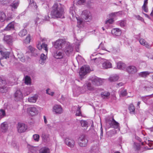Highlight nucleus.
I'll list each match as a JSON object with an SVG mask.
<instances>
[{
	"instance_id": "2",
	"label": "nucleus",
	"mask_w": 153,
	"mask_h": 153,
	"mask_svg": "<svg viewBox=\"0 0 153 153\" xmlns=\"http://www.w3.org/2000/svg\"><path fill=\"white\" fill-rule=\"evenodd\" d=\"M78 143L81 147H85L87 146L88 140L86 137L83 135H81L78 139Z\"/></svg>"
},
{
	"instance_id": "27",
	"label": "nucleus",
	"mask_w": 153,
	"mask_h": 153,
	"mask_svg": "<svg viewBox=\"0 0 153 153\" xmlns=\"http://www.w3.org/2000/svg\"><path fill=\"white\" fill-rule=\"evenodd\" d=\"M8 128V124L6 122H4L1 123V128L3 132H6Z\"/></svg>"
},
{
	"instance_id": "21",
	"label": "nucleus",
	"mask_w": 153,
	"mask_h": 153,
	"mask_svg": "<svg viewBox=\"0 0 153 153\" xmlns=\"http://www.w3.org/2000/svg\"><path fill=\"white\" fill-rule=\"evenodd\" d=\"M14 23L12 22L9 23L4 29V30L6 31H9L14 30Z\"/></svg>"
},
{
	"instance_id": "23",
	"label": "nucleus",
	"mask_w": 153,
	"mask_h": 153,
	"mask_svg": "<svg viewBox=\"0 0 153 153\" xmlns=\"http://www.w3.org/2000/svg\"><path fill=\"white\" fill-rule=\"evenodd\" d=\"M81 88L78 86H76L75 88L73 90L74 95L75 96H77L81 94L80 91Z\"/></svg>"
},
{
	"instance_id": "3",
	"label": "nucleus",
	"mask_w": 153,
	"mask_h": 153,
	"mask_svg": "<svg viewBox=\"0 0 153 153\" xmlns=\"http://www.w3.org/2000/svg\"><path fill=\"white\" fill-rule=\"evenodd\" d=\"M41 108L39 107L31 106L27 108V111L30 115L31 116H33L37 114L39 111H41Z\"/></svg>"
},
{
	"instance_id": "13",
	"label": "nucleus",
	"mask_w": 153,
	"mask_h": 153,
	"mask_svg": "<svg viewBox=\"0 0 153 153\" xmlns=\"http://www.w3.org/2000/svg\"><path fill=\"white\" fill-rule=\"evenodd\" d=\"M27 147L29 150L28 153H38L39 149L38 147L28 145Z\"/></svg>"
},
{
	"instance_id": "25",
	"label": "nucleus",
	"mask_w": 153,
	"mask_h": 153,
	"mask_svg": "<svg viewBox=\"0 0 153 153\" xmlns=\"http://www.w3.org/2000/svg\"><path fill=\"white\" fill-rule=\"evenodd\" d=\"M77 20V26L79 28H82L84 27V22L82 19L76 17Z\"/></svg>"
},
{
	"instance_id": "46",
	"label": "nucleus",
	"mask_w": 153,
	"mask_h": 153,
	"mask_svg": "<svg viewBox=\"0 0 153 153\" xmlns=\"http://www.w3.org/2000/svg\"><path fill=\"white\" fill-rule=\"evenodd\" d=\"M41 137L42 138V139L45 141H47L49 140V135L45 134L44 133H42L41 136Z\"/></svg>"
},
{
	"instance_id": "35",
	"label": "nucleus",
	"mask_w": 153,
	"mask_h": 153,
	"mask_svg": "<svg viewBox=\"0 0 153 153\" xmlns=\"http://www.w3.org/2000/svg\"><path fill=\"white\" fill-rule=\"evenodd\" d=\"M110 95V93L108 92H104L101 93V96L103 99H108Z\"/></svg>"
},
{
	"instance_id": "5",
	"label": "nucleus",
	"mask_w": 153,
	"mask_h": 153,
	"mask_svg": "<svg viewBox=\"0 0 153 153\" xmlns=\"http://www.w3.org/2000/svg\"><path fill=\"white\" fill-rule=\"evenodd\" d=\"M82 16L86 22H90L92 19L91 13L89 11L87 10H84L82 12Z\"/></svg>"
},
{
	"instance_id": "6",
	"label": "nucleus",
	"mask_w": 153,
	"mask_h": 153,
	"mask_svg": "<svg viewBox=\"0 0 153 153\" xmlns=\"http://www.w3.org/2000/svg\"><path fill=\"white\" fill-rule=\"evenodd\" d=\"M66 44V42L64 39H59L55 42L54 46L57 49H60L62 48Z\"/></svg>"
},
{
	"instance_id": "38",
	"label": "nucleus",
	"mask_w": 153,
	"mask_h": 153,
	"mask_svg": "<svg viewBox=\"0 0 153 153\" xmlns=\"http://www.w3.org/2000/svg\"><path fill=\"white\" fill-rule=\"evenodd\" d=\"M25 83L27 85H30L31 84V79L30 76H26L25 78Z\"/></svg>"
},
{
	"instance_id": "31",
	"label": "nucleus",
	"mask_w": 153,
	"mask_h": 153,
	"mask_svg": "<svg viewBox=\"0 0 153 153\" xmlns=\"http://www.w3.org/2000/svg\"><path fill=\"white\" fill-rule=\"evenodd\" d=\"M119 79V77L117 75H114L110 76L108 79L111 82H115L117 80Z\"/></svg>"
},
{
	"instance_id": "39",
	"label": "nucleus",
	"mask_w": 153,
	"mask_h": 153,
	"mask_svg": "<svg viewBox=\"0 0 153 153\" xmlns=\"http://www.w3.org/2000/svg\"><path fill=\"white\" fill-rule=\"evenodd\" d=\"M1 54L2 55L3 58L7 59L9 58L10 53L9 52H3L0 51Z\"/></svg>"
},
{
	"instance_id": "22",
	"label": "nucleus",
	"mask_w": 153,
	"mask_h": 153,
	"mask_svg": "<svg viewBox=\"0 0 153 153\" xmlns=\"http://www.w3.org/2000/svg\"><path fill=\"white\" fill-rule=\"evenodd\" d=\"M118 93L120 96L121 97L126 96L128 94L127 90L123 88H122L119 90Z\"/></svg>"
},
{
	"instance_id": "60",
	"label": "nucleus",
	"mask_w": 153,
	"mask_h": 153,
	"mask_svg": "<svg viewBox=\"0 0 153 153\" xmlns=\"http://www.w3.org/2000/svg\"><path fill=\"white\" fill-rule=\"evenodd\" d=\"M86 87V86H83L82 88H81V89H80L81 93H83L86 91V89L85 88Z\"/></svg>"
},
{
	"instance_id": "14",
	"label": "nucleus",
	"mask_w": 153,
	"mask_h": 153,
	"mask_svg": "<svg viewBox=\"0 0 153 153\" xmlns=\"http://www.w3.org/2000/svg\"><path fill=\"white\" fill-rule=\"evenodd\" d=\"M73 51V48L70 45V43H68L66 44V46L64 50L65 52L67 55L71 53Z\"/></svg>"
},
{
	"instance_id": "63",
	"label": "nucleus",
	"mask_w": 153,
	"mask_h": 153,
	"mask_svg": "<svg viewBox=\"0 0 153 153\" xmlns=\"http://www.w3.org/2000/svg\"><path fill=\"white\" fill-rule=\"evenodd\" d=\"M148 96H146V97H141V99L145 102H146L148 99Z\"/></svg>"
},
{
	"instance_id": "8",
	"label": "nucleus",
	"mask_w": 153,
	"mask_h": 153,
	"mask_svg": "<svg viewBox=\"0 0 153 153\" xmlns=\"http://www.w3.org/2000/svg\"><path fill=\"white\" fill-rule=\"evenodd\" d=\"M14 99L16 101H20L23 98V95L20 90H18L15 93Z\"/></svg>"
},
{
	"instance_id": "61",
	"label": "nucleus",
	"mask_w": 153,
	"mask_h": 153,
	"mask_svg": "<svg viewBox=\"0 0 153 153\" xmlns=\"http://www.w3.org/2000/svg\"><path fill=\"white\" fill-rule=\"evenodd\" d=\"M1 4L4 5L7 4L8 3V0H0Z\"/></svg>"
},
{
	"instance_id": "1",
	"label": "nucleus",
	"mask_w": 153,
	"mask_h": 153,
	"mask_svg": "<svg viewBox=\"0 0 153 153\" xmlns=\"http://www.w3.org/2000/svg\"><path fill=\"white\" fill-rule=\"evenodd\" d=\"M64 10L62 5L60 4H55L52 7L51 14L53 18H64Z\"/></svg>"
},
{
	"instance_id": "44",
	"label": "nucleus",
	"mask_w": 153,
	"mask_h": 153,
	"mask_svg": "<svg viewBox=\"0 0 153 153\" xmlns=\"http://www.w3.org/2000/svg\"><path fill=\"white\" fill-rule=\"evenodd\" d=\"M76 59L77 62L79 64H81L82 62H83L84 61V59L80 55H78L76 57Z\"/></svg>"
},
{
	"instance_id": "24",
	"label": "nucleus",
	"mask_w": 153,
	"mask_h": 153,
	"mask_svg": "<svg viewBox=\"0 0 153 153\" xmlns=\"http://www.w3.org/2000/svg\"><path fill=\"white\" fill-rule=\"evenodd\" d=\"M63 56V54L61 52L57 51L54 54L53 56L56 59H62Z\"/></svg>"
},
{
	"instance_id": "4",
	"label": "nucleus",
	"mask_w": 153,
	"mask_h": 153,
	"mask_svg": "<svg viewBox=\"0 0 153 153\" xmlns=\"http://www.w3.org/2000/svg\"><path fill=\"white\" fill-rule=\"evenodd\" d=\"M90 69V67L88 65H84L82 66L79 72L80 78L81 79H82L86 73L89 71Z\"/></svg>"
},
{
	"instance_id": "20",
	"label": "nucleus",
	"mask_w": 153,
	"mask_h": 153,
	"mask_svg": "<svg viewBox=\"0 0 153 153\" xmlns=\"http://www.w3.org/2000/svg\"><path fill=\"white\" fill-rule=\"evenodd\" d=\"M139 42L140 44L145 46L148 48H150L152 45L149 44L145 40V39H140L139 40Z\"/></svg>"
},
{
	"instance_id": "10",
	"label": "nucleus",
	"mask_w": 153,
	"mask_h": 153,
	"mask_svg": "<svg viewBox=\"0 0 153 153\" xmlns=\"http://www.w3.org/2000/svg\"><path fill=\"white\" fill-rule=\"evenodd\" d=\"M91 80L92 83L95 86H99L102 85V79L96 76L93 77Z\"/></svg>"
},
{
	"instance_id": "33",
	"label": "nucleus",
	"mask_w": 153,
	"mask_h": 153,
	"mask_svg": "<svg viewBox=\"0 0 153 153\" xmlns=\"http://www.w3.org/2000/svg\"><path fill=\"white\" fill-rule=\"evenodd\" d=\"M6 19V15L4 12L0 11V21L1 22L4 21Z\"/></svg>"
},
{
	"instance_id": "37",
	"label": "nucleus",
	"mask_w": 153,
	"mask_h": 153,
	"mask_svg": "<svg viewBox=\"0 0 153 153\" xmlns=\"http://www.w3.org/2000/svg\"><path fill=\"white\" fill-rule=\"evenodd\" d=\"M27 33V31L25 29L21 30L18 33L19 35L21 37L25 36Z\"/></svg>"
},
{
	"instance_id": "43",
	"label": "nucleus",
	"mask_w": 153,
	"mask_h": 153,
	"mask_svg": "<svg viewBox=\"0 0 153 153\" xmlns=\"http://www.w3.org/2000/svg\"><path fill=\"white\" fill-rule=\"evenodd\" d=\"M81 42L80 40H76V41L75 42V44L76 45V50L77 52H79V46Z\"/></svg>"
},
{
	"instance_id": "9",
	"label": "nucleus",
	"mask_w": 153,
	"mask_h": 153,
	"mask_svg": "<svg viewBox=\"0 0 153 153\" xmlns=\"http://www.w3.org/2000/svg\"><path fill=\"white\" fill-rule=\"evenodd\" d=\"M27 128V126L24 123H19L17 126L18 131L19 133H22L26 130Z\"/></svg>"
},
{
	"instance_id": "54",
	"label": "nucleus",
	"mask_w": 153,
	"mask_h": 153,
	"mask_svg": "<svg viewBox=\"0 0 153 153\" xmlns=\"http://www.w3.org/2000/svg\"><path fill=\"white\" fill-rule=\"evenodd\" d=\"M99 48H101L102 50H105L107 51H108L109 52H110V51H108L106 50L105 49V48L103 45V44H102V42L100 45L99 46Z\"/></svg>"
},
{
	"instance_id": "32",
	"label": "nucleus",
	"mask_w": 153,
	"mask_h": 153,
	"mask_svg": "<svg viewBox=\"0 0 153 153\" xmlns=\"http://www.w3.org/2000/svg\"><path fill=\"white\" fill-rule=\"evenodd\" d=\"M117 67L118 69L123 70L126 67V64L121 62H119L117 63Z\"/></svg>"
},
{
	"instance_id": "62",
	"label": "nucleus",
	"mask_w": 153,
	"mask_h": 153,
	"mask_svg": "<svg viewBox=\"0 0 153 153\" xmlns=\"http://www.w3.org/2000/svg\"><path fill=\"white\" fill-rule=\"evenodd\" d=\"M6 81L5 80L2 79H1L0 80V84L2 85H3L4 86V85L6 84Z\"/></svg>"
},
{
	"instance_id": "49",
	"label": "nucleus",
	"mask_w": 153,
	"mask_h": 153,
	"mask_svg": "<svg viewBox=\"0 0 153 153\" xmlns=\"http://www.w3.org/2000/svg\"><path fill=\"white\" fill-rule=\"evenodd\" d=\"M119 12L112 13L109 14L110 18H114L117 16L118 15V13Z\"/></svg>"
},
{
	"instance_id": "11",
	"label": "nucleus",
	"mask_w": 153,
	"mask_h": 153,
	"mask_svg": "<svg viewBox=\"0 0 153 153\" xmlns=\"http://www.w3.org/2000/svg\"><path fill=\"white\" fill-rule=\"evenodd\" d=\"M3 40L4 42L9 45L11 44L13 41V37L11 35H4Z\"/></svg>"
},
{
	"instance_id": "19",
	"label": "nucleus",
	"mask_w": 153,
	"mask_h": 153,
	"mask_svg": "<svg viewBox=\"0 0 153 153\" xmlns=\"http://www.w3.org/2000/svg\"><path fill=\"white\" fill-rule=\"evenodd\" d=\"M102 67L104 69H107L111 68V63L108 60H106L102 64Z\"/></svg>"
},
{
	"instance_id": "48",
	"label": "nucleus",
	"mask_w": 153,
	"mask_h": 153,
	"mask_svg": "<svg viewBox=\"0 0 153 153\" xmlns=\"http://www.w3.org/2000/svg\"><path fill=\"white\" fill-rule=\"evenodd\" d=\"M17 56L19 59L22 62L25 61V59L24 58V55L22 53H20L17 54Z\"/></svg>"
},
{
	"instance_id": "7",
	"label": "nucleus",
	"mask_w": 153,
	"mask_h": 153,
	"mask_svg": "<svg viewBox=\"0 0 153 153\" xmlns=\"http://www.w3.org/2000/svg\"><path fill=\"white\" fill-rule=\"evenodd\" d=\"M65 144L70 148H73L75 145V141L72 138L67 137L65 138L64 141Z\"/></svg>"
},
{
	"instance_id": "53",
	"label": "nucleus",
	"mask_w": 153,
	"mask_h": 153,
	"mask_svg": "<svg viewBox=\"0 0 153 153\" xmlns=\"http://www.w3.org/2000/svg\"><path fill=\"white\" fill-rule=\"evenodd\" d=\"M114 22V19L113 18H110L105 22V24L107 25L109 24H112Z\"/></svg>"
},
{
	"instance_id": "15",
	"label": "nucleus",
	"mask_w": 153,
	"mask_h": 153,
	"mask_svg": "<svg viewBox=\"0 0 153 153\" xmlns=\"http://www.w3.org/2000/svg\"><path fill=\"white\" fill-rule=\"evenodd\" d=\"M53 111L56 114H61L63 111L61 106L60 105H55L53 108Z\"/></svg>"
},
{
	"instance_id": "52",
	"label": "nucleus",
	"mask_w": 153,
	"mask_h": 153,
	"mask_svg": "<svg viewBox=\"0 0 153 153\" xmlns=\"http://www.w3.org/2000/svg\"><path fill=\"white\" fill-rule=\"evenodd\" d=\"M33 138L34 140L38 142L39 140V136L38 134H34L33 135Z\"/></svg>"
},
{
	"instance_id": "57",
	"label": "nucleus",
	"mask_w": 153,
	"mask_h": 153,
	"mask_svg": "<svg viewBox=\"0 0 153 153\" xmlns=\"http://www.w3.org/2000/svg\"><path fill=\"white\" fill-rule=\"evenodd\" d=\"M46 93L51 96H53L54 93L53 92H52L51 91V90L50 89H48L46 90Z\"/></svg>"
},
{
	"instance_id": "42",
	"label": "nucleus",
	"mask_w": 153,
	"mask_h": 153,
	"mask_svg": "<svg viewBox=\"0 0 153 153\" xmlns=\"http://www.w3.org/2000/svg\"><path fill=\"white\" fill-rule=\"evenodd\" d=\"M8 91V88L4 85L0 87V92L2 93H5Z\"/></svg>"
},
{
	"instance_id": "18",
	"label": "nucleus",
	"mask_w": 153,
	"mask_h": 153,
	"mask_svg": "<svg viewBox=\"0 0 153 153\" xmlns=\"http://www.w3.org/2000/svg\"><path fill=\"white\" fill-rule=\"evenodd\" d=\"M37 47L39 50H41L42 49H44L45 50V52L47 53L48 51V48H47V45L44 43H43L42 44L41 43H38L37 45Z\"/></svg>"
},
{
	"instance_id": "41",
	"label": "nucleus",
	"mask_w": 153,
	"mask_h": 153,
	"mask_svg": "<svg viewBox=\"0 0 153 153\" xmlns=\"http://www.w3.org/2000/svg\"><path fill=\"white\" fill-rule=\"evenodd\" d=\"M150 73V72L148 71H143L140 73L139 75L141 77H145L148 76Z\"/></svg>"
},
{
	"instance_id": "64",
	"label": "nucleus",
	"mask_w": 153,
	"mask_h": 153,
	"mask_svg": "<svg viewBox=\"0 0 153 153\" xmlns=\"http://www.w3.org/2000/svg\"><path fill=\"white\" fill-rule=\"evenodd\" d=\"M123 83L122 82H120L117 84L116 87L117 88H119L120 87L122 86L123 85Z\"/></svg>"
},
{
	"instance_id": "40",
	"label": "nucleus",
	"mask_w": 153,
	"mask_h": 153,
	"mask_svg": "<svg viewBox=\"0 0 153 153\" xmlns=\"http://www.w3.org/2000/svg\"><path fill=\"white\" fill-rule=\"evenodd\" d=\"M130 113L134 114L135 113V108L134 106L132 104H131L128 107Z\"/></svg>"
},
{
	"instance_id": "55",
	"label": "nucleus",
	"mask_w": 153,
	"mask_h": 153,
	"mask_svg": "<svg viewBox=\"0 0 153 153\" xmlns=\"http://www.w3.org/2000/svg\"><path fill=\"white\" fill-rule=\"evenodd\" d=\"M76 115L77 116H81V112L79 107L77 108L76 111Z\"/></svg>"
},
{
	"instance_id": "36",
	"label": "nucleus",
	"mask_w": 153,
	"mask_h": 153,
	"mask_svg": "<svg viewBox=\"0 0 153 153\" xmlns=\"http://www.w3.org/2000/svg\"><path fill=\"white\" fill-rule=\"evenodd\" d=\"M39 153H49V149L47 147H44L42 148L39 150Z\"/></svg>"
},
{
	"instance_id": "59",
	"label": "nucleus",
	"mask_w": 153,
	"mask_h": 153,
	"mask_svg": "<svg viewBox=\"0 0 153 153\" xmlns=\"http://www.w3.org/2000/svg\"><path fill=\"white\" fill-rule=\"evenodd\" d=\"M30 38L29 36H28L26 37V39L25 41V42L26 44H28L30 42Z\"/></svg>"
},
{
	"instance_id": "58",
	"label": "nucleus",
	"mask_w": 153,
	"mask_h": 153,
	"mask_svg": "<svg viewBox=\"0 0 153 153\" xmlns=\"http://www.w3.org/2000/svg\"><path fill=\"white\" fill-rule=\"evenodd\" d=\"M77 3L79 4H83L85 1L86 0H76Z\"/></svg>"
},
{
	"instance_id": "26",
	"label": "nucleus",
	"mask_w": 153,
	"mask_h": 153,
	"mask_svg": "<svg viewBox=\"0 0 153 153\" xmlns=\"http://www.w3.org/2000/svg\"><path fill=\"white\" fill-rule=\"evenodd\" d=\"M40 58V59L39 60V63L42 65H43L46 59L47 56L42 53L41 55Z\"/></svg>"
},
{
	"instance_id": "29",
	"label": "nucleus",
	"mask_w": 153,
	"mask_h": 153,
	"mask_svg": "<svg viewBox=\"0 0 153 153\" xmlns=\"http://www.w3.org/2000/svg\"><path fill=\"white\" fill-rule=\"evenodd\" d=\"M38 97L37 95H35L33 96L29 97L28 99V101L30 102L35 103L36 102Z\"/></svg>"
},
{
	"instance_id": "47",
	"label": "nucleus",
	"mask_w": 153,
	"mask_h": 153,
	"mask_svg": "<svg viewBox=\"0 0 153 153\" xmlns=\"http://www.w3.org/2000/svg\"><path fill=\"white\" fill-rule=\"evenodd\" d=\"M117 23L122 27H124L126 25V22L125 20H121L118 22Z\"/></svg>"
},
{
	"instance_id": "56",
	"label": "nucleus",
	"mask_w": 153,
	"mask_h": 153,
	"mask_svg": "<svg viewBox=\"0 0 153 153\" xmlns=\"http://www.w3.org/2000/svg\"><path fill=\"white\" fill-rule=\"evenodd\" d=\"M28 48L29 50L30 51L31 53H35L36 51V49H35L34 48H33L32 46H29Z\"/></svg>"
},
{
	"instance_id": "34",
	"label": "nucleus",
	"mask_w": 153,
	"mask_h": 153,
	"mask_svg": "<svg viewBox=\"0 0 153 153\" xmlns=\"http://www.w3.org/2000/svg\"><path fill=\"white\" fill-rule=\"evenodd\" d=\"M44 20L42 16L40 15H39L38 17L35 20V24L37 25L38 23H41V22Z\"/></svg>"
},
{
	"instance_id": "28",
	"label": "nucleus",
	"mask_w": 153,
	"mask_h": 153,
	"mask_svg": "<svg viewBox=\"0 0 153 153\" xmlns=\"http://www.w3.org/2000/svg\"><path fill=\"white\" fill-rule=\"evenodd\" d=\"M19 1L18 0H17L16 1H14L10 5V6L11 7L12 10H13V9H17L19 5Z\"/></svg>"
},
{
	"instance_id": "51",
	"label": "nucleus",
	"mask_w": 153,
	"mask_h": 153,
	"mask_svg": "<svg viewBox=\"0 0 153 153\" xmlns=\"http://www.w3.org/2000/svg\"><path fill=\"white\" fill-rule=\"evenodd\" d=\"M80 123L81 126L83 127H87L88 123L87 121L84 120H81Z\"/></svg>"
},
{
	"instance_id": "50",
	"label": "nucleus",
	"mask_w": 153,
	"mask_h": 153,
	"mask_svg": "<svg viewBox=\"0 0 153 153\" xmlns=\"http://www.w3.org/2000/svg\"><path fill=\"white\" fill-rule=\"evenodd\" d=\"M6 115L5 111L2 109L0 110V119L4 117Z\"/></svg>"
},
{
	"instance_id": "30",
	"label": "nucleus",
	"mask_w": 153,
	"mask_h": 153,
	"mask_svg": "<svg viewBox=\"0 0 153 153\" xmlns=\"http://www.w3.org/2000/svg\"><path fill=\"white\" fill-rule=\"evenodd\" d=\"M148 3V0H144L143 5L142 7V9L144 12L147 13L148 12V10L147 7V4Z\"/></svg>"
},
{
	"instance_id": "12",
	"label": "nucleus",
	"mask_w": 153,
	"mask_h": 153,
	"mask_svg": "<svg viewBox=\"0 0 153 153\" xmlns=\"http://www.w3.org/2000/svg\"><path fill=\"white\" fill-rule=\"evenodd\" d=\"M108 122V123L111 127L117 128L119 126V123L114 120L113 117L111 118V120H110Z\"/></svg>"
},
{
	"instance_id": "16",
	"label": "nucleus",
	"mask_w": 153,
	"mask_h": 153,
	"mask_svg": "<svg viewBox=\"0 0 153 153\" xmlns=\"http://www.w3.org/2000/svg\"><path fill=\"white\" fill-rule=\"evenodd\" d=\"M127 71L129 74H134L137 71V69L136 67L133 65L128 66L126 68Z\"/></svg>"
},
{
	"instance_id": "45",
	"label": "nucleus",
	"mask_w": 153,
	"mask_h": 153,
	"mask_svg": "<svg viewBox=\"0 0 153 153\" xmlns=\"http://www.w3.org/2000/svg\"><path fill=\"white\" fill-rule=\"evenodd\" d=\"M29 6L33 7L35 9H36L37 7L36 3L34 2L33 0H29Z\"/></svg>"
},
{
	"instance_id": "17",
	"label": "nucleus",
	"mask_w": 153,
	"mask_h": 153,
	"mask_svg": "<svg viewBox=\"0 0 153 153\" xmlns=\"http://www.w3.org/2000/svg\"><path fill=\"white\" fill-rule=\"evenodd\" d=\"M111 33L114 36H119L121 35L122 31L119 28H114L111 30Z\"/></svg>"
}]
</instances>
